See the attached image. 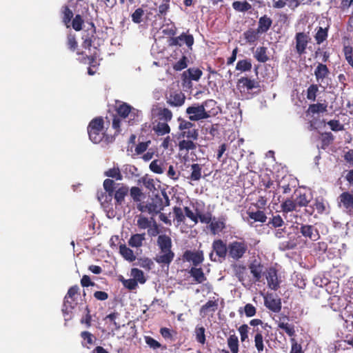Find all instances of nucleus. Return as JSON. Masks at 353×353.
Instances as JSON below:
<instances>
[{"label": "nucleus", "instance_id": "obj_41", "mask_svg": "<svg viewBox=\"0 0 353 353\" xmlns=\"http://www.w3.org/2000/svg\"><path fill=\"white\" fill-rule=\"evenodd\" d=\"M319 87L316 84L310 85L307 89V99L311 101H315Z\"/></svg>", "mask_w": 353, "mask_h": 353}, {"label": "nucleus", "instance_id": "obj_23", "mask_svg": "<svg viewBox=\"0 0 353 353\" xmlns=\"http://www.w3.org/2000/svg\"><path fill=\"white\" fill-rule=\"evenodd\" d=\"M119 253L127 261L132 262L136 259L134 252L125 244L119 245Z\"/></svg>", "mask_w": 353, "mask_h": 353}, {"label": "nucleus", "instance_id": "obj_42", "mask_svg": "<svg viewBox=\"0 0 353 353\" xmlns=\"http://www.w3.org/2000/svg\"><path fill=\"white\" fill-rule=\"evenodd\" d=\"M327 37V28L319 27L316 35L315 39L318 44L323 43Z\"/></svg>", "mask_w": 353, "mask_h": 353}, {"label": "nucleus", "instance_id": "obj_50", "mask_svg": "<svg viewBox=\"0 0 353 353\" xmlns=\"http://www.w3.org/2000/svg\"><path fill=\"white\" fill-rule=\"evenodd\" d=\"M150 169L157 174H162L164 172L162 164L159 160L152 161L150 164Z\"/></svg>", "mask_w": 353, "mask_h": 353}, {"label": "nucleus", "instance_id": "obj_6", "mask_svg": "<svg viewBox=\"0 0 353 353\" xmlns=\"http://www.w3.org/2000/svg\"><path fill=\"white\" fill-rule=\"evenodd\" d=\"M228 254V245L221 240H215L212 243V252L210 254V259L213 261H220V259H225Z\"/></svg>", "mask_w": 353, "mask_h": 353}, {"label": "nucleus", "instance_id": "obj_61", "mask_svg": "<svg viewBox=\"0 0 353 353\" xmlns=\"http://www.w3.org/2000/svg\"><path fill=\"white\" fill-rule=\"evenodd\" d=\"M159 116L161 119H163L167 122L172 119V113L168 108H163L160 111Z\"/></svg>", "mask_w": 353, "mask_h": 353}, {"label": "nucleus", "instance_id": "obj_20", "mask_svg": "<svg viewBox=\"0 0 353 353\" xmlns=\"http://www.w3.org/2000/svg\"><path fill=\"white\" fill-rule=\"evenodd\" d=\"M145 240V234H132L129 239L128 245L132 248H140L143 245Z\"/></svg>", "mask_w": 353, "mask_h": 353}, {"label": "nucleus", "instance_id": "obj_4", "mask_svg": "<svg viewBox=\"0 0 353 353\" xmlns=\"http://www.w3.org/2000/svg\"><path fill=\"white\" fill-rule=\"evenodd\" d=\"M90 139L94 143L101 142L104 137L103 120L102 118L94 119L88 127Z\"/></svg>", "mask_w": 353, "mask_h": 353}, {"label": "nucleus", "instance_id": "obj_49", "mask_svg": "<svg viewBox=\"0 0 353 353\" xmlns=\"http://www.w3.org/2000/svg\"><path fill=\"white\" fill-rule=\"evenodd\" d=\"M152 221L147 217L141 216L137 220V226L140 229H147L150 228Z\"/></svg>", "mask_w": 353, "mask_h": 353}, {"label": "nucleus", "instance_id": "obj_9", "mask_svg": "<svg viewBox=\"0 0 353 353\" xmlns=\"http://www.w3.org/2000/svg\"><path fill=\"white\" fill-rule=\"evenodd\" d=\"M264 304L267 308L274 312H279L281 310V299L272 294H268L264 297Z\"/></svg>", "mask_w": 353, "mask_h": 353}, {"label": "nucleus", "instance_id": "obj_31", "mask_svg": "<svg viewBox=\"0 0 353 353\" xmlns=\"http://www.w3.org/2000/svg\"><path fill=\"white\" fill-rule=\"evenodd\" d=\"M130 275L132 279H135L137 283L141 284H143L146 281L143 272L138 268H132L130 272Z\"/></svg>", "mask_w": 353, "mask_h": 353}, {"label": "nucleus", "instance_id": "obj_19", "mask_svg": "<svg viewBox=\"0 0 353 353\" xmlns=\"http://www.w3.org/2000/svg\"><path fill=\"white\" fill-rule=\"evenodd\" d=\"M128 193V188L127 186L122 185L119 188L114 192V198L116 201V208L119 205H122L124 202L125 196Z\"/></svg>", "mask_w": 353, "mask_h": 353}, {"label": "nucleus", "instance_id": "obj_16", "mask_svg": "<svg viewBox=\"0 0 353 353\" xmlns=\"http://www.w3.org/2000/svg\"><path fill=\"white\" fill-rule=\"evenodd\" d=\"M329 73L330 72L326 65L319 63L314 70L316 81L321 84L324 79L327 77Z\"/></svg>", "mask_w": 353, "mask_h": 353}, {"label": "nucleus", "instance_id": "obj_25", "mask_svg": "<svg viewBox=\"0 0 353 353\" xmlns=\"http://www.w3.org/2000/svg\"><path fill=\"white\" fill-rule=\"evenodd\" d=\"M141 112L133 108L126 117L125 119H127L126 121H128L130 125H134L139 122L141 120Z\"/></svg>", "mask_w": 353, "mask_h": 353}, {"label": "nucleus", "instance_id": "obj_21", "mask_svg": "<svg viewBox=\"0 0 353 353\" xmlns=\"http://www.w3.org/2000/svg\"><path fill=\"white\" fill-rule=\"evenodd\" d=\"M218 307V303L216 301H208L203 305L200 310V314L202 316H205L210 312H214Z\"/></svg>", "mask_w": 353, "mask_h": 353}, {"label": "nucleus", "instance_id": "obj_22", "mask_svg": "<svg viewBox=\"0 0 353 353\" xmlns=\"http://www.w3.org/2000/svg\"><path fill=\"white\" fill-rule=\"evenodd\" d=\"M191 174L188 177V179L194 181H199L202 177V168L198 163L191 165Z\"/></svg>", "mask_w": 353, "mask_h": 353}, {"label": "nucleus", "instance_id": "obj_35", "mask_svg": "<svg viewBox=\"0 0 353 353\" xmlns=\"http://www.w3.org/2000/svg\"><path fill=\"white\" fill-rule=\"evenodd\" d=\"M327 104L325 103H314L310 105L308 112L312 114L325 112L327 111Z\"/></svg>", "mask_w": 353, "mask_h": 353}, {"label": "nucleus", "instance_id": "obj_47", "mask_svg": "<svg viewBox=\"0 0 353 353\" xmlns=\"http://www.w3.org/2000/svg\"><path fill=\"white\" fill-rule=\"evenodd\" d=\"M256 82L250 79L243 77L239 80V85L243 88H247L248 90H252L256 87Z\"/></svg>", "mask_w": 353, "mask_h": 353}, {"label": "nucleus", "instance_id": "obj_17", "mask_svg": "<svg viewBox=\"0 0 353 353\" xmlns=\"http://www.w3.org/2000/svg\"><path fill=\"white\" fill-rule=\"evenodd\" d=\"M272 24V20L270 17H268L267 15L261 17L259 19L257 27L258 32L261 34L266 32L270 29Z\"/></svg>", "mask_w": 353, "mask_h": 353}, {"label": "nucleus", "instance_id": "obj_56", "mask_svg": "<svg viewBox=\"0 0 353 353\" xmlns=\"http://www.w3.org/2000/svg\"><path fill=\"white\" fill-rule=\"evenodd\" d=\"M144 11L142 8H137L132 14V20L135 23H140L142 21V17Z\"/></svg>", "mask_w": 353, "mask_h": 353}, {"label": "nucleus", "instance_id": "obj_46", "mask_svg": "<svg viewBox=\"0 0 353 353\" xmlns=\"http://www.w3.org/2000/svg\"><path fill=\"white\" fill-rule=\"evenodd\" d=\"M254 345L259 352L264 350L263 336L261 332H257L254 336Z\"/></svg>", "mask_w": 353, "mask_h": 353}, {"label": "nucleus", "instance_id": "obj_30", "mask_svg": "<svg viewBox=\"0 0 353 353\" xmlns=\"http://www.w3.org/2000/svg\"><path fill=\"white\" fill-rule=\"evenodd\" d=\"M232 8L236 11L244 12H246V11L250 10L252 6L246 1H235L232 3Z\"/></svg>", "mask_w": 353, "mask_h": 353}, {"label": "nucleus", "instance_id": "obj_26", "mask_svg": "<svg viewBox=\"0 0 353 353\" xmlns=\"http://www.w3.org/2000/svg\"><path fill=\"white\" fill-rule=\"evenodd\" d=\"M340 202L346 209L353 208V195L349 192H343L340 196Z\"/></svg>", "mask_w": 353, "mask_h": 353}, {"label": "nucleus", "instance_id": "obj_5", "mask_svg": "<svg viewBox=\"0 0 353 353\" xmlns=\"http://www.w3.org/2000/svg\"><path fill=\"white\" fill-rule=\"evenodd\" d=\"M248 250V243L245 241H234L228 244V256L238 261L243 258Z\"/></svg>", "mask_w": 353, "mask_h": 353}, {"label": "nucleus", "instance_id": "obj_40", "mask_svg": "<svg viewBox=\"0 0 353 353\" xmlns=\"http://www.w3.org/2000/svg\"><path fill=\"white\" fill-rule=\"evenodd\" d=\"M281 208L283 212H292L296 210V203L292 199H287L281 204Z\"/></svg>", "mask_w": 353, "mask_h": 353}, {"label": "nucleus", "instance_id": "obj_15", "mask_svg": "<svg viewBox=\"0 0 353 353\" xmlns=\"http://www.w3.org/2000/svg\"><path fill=\"white\" fill-rule=\"evenodd\" d=\"M185 95L181 93H171L168 97L167 102L171 106L179 107L185 102Z\"/></svg>", "mask_w": 353, "mask_h": 353}, {"label": "nucleus", "instance_id": "obj_29", "mask_svg": "<svg viewBox=\"0 0 353 353\" xmlns=\"http://www.w3.org/2000/svg\"><path fill=\"white\" fill-rule=\"evenodd\" d=\"M210 230L213 234H216L221 232L225 228V223L223 221L213 219L210 225Z\"/></svg>", "mask_w": 353, "mask_h": 353}, {"label": "nucleus", "instance_id": "obj_32", "mask_svg": "<svg viewBox=\"0 0 353 353\" xmlns=\"http://www.w3.org/2000/svg\"><path fill=\"white\" fill-rule=\"evenodd\" d=\"M278 327L285 331V333L290 337H292L295 335L294 326L292 324L280 321L278 323Z\"/></svg>", "mask_w": 353, "mask_h": 353}, {"label": "nucleus", "instance_id": "obj_57", "mask_svg": "<svg viewBox=\"0 0 353 353\" xmlns=\"http://www.w3.org/2000/svg\"><path fill=\"white\" fill-rule=\"evenodd\" d=\"M130 196L134 201H139L142 196V192L139 188L132 187L130 189Z\"/></svg>", "mask_w": 353, "mask_h": 353}, {"label": "nucleus", "instance_id": "obj_27", "mask_svg": "<svg viewBox=\"0 0 353 353\" xmlns=\"http://www.w3.org/2000/svg\"><path fill=\"white\" fill-rule=\"evenodd\" d=\"M228 346L232 353L239 352V339L235 334L230 335L227 340Z\"/></svg>", "mask_w": 353, "mask_h": 353}, {"label": "nucleus", "instance_id": "obj_60", "mask_svg": "<svg viewBox=\"0 0 353 353\" xmlns=\"http://www.w3.org/2000/svg\"><path fill=\"white\" fill-rule=\"evenodd\" d=\"M249 327L246 324L241 325L238 330L241 335V339L242 341H245L248 338Z\"/></svg>", "mask_w": 353, "mask_h": 353}, {"label": "nucleus", "instance_id": "obj_11", "mask_svg": "<svg viewBox=\"0 0 353 353\" xmlns=\"http://www.w3.org/2000/svg\"><path fill=\"white\" fill-rule=\"evenodd\" d=\"M183 258L187 261H191L194 266H197L203 261V251L187 250L183 254Z\"/></svg>", "mask_w": 353, "mask_h": 353}, {"label": "nucleus", "instance_id": "obj_3", "mask_svg": "<svg viewBox=\"0 0 353 353\" xmlns=\"http://www.w3.org/2000/svg\"><path fill=\"white\" fill-rule=\"evenodd\" d=\"M114 184L115 183L114 181L109 179H105L103 181V188L108 194L105 196L103 194H101V195H98V199L101 201V205L103 206L106 212L107 216L110 219L115 217L116 212L112 208H109V205L105 204V201L107 200V199L112 200Z\"/></svg>", "mask_w": 353, "mask_h": 353}, {"label": "nucleus", "instance_id": "obj_39", "mask_svg": "<svg viewBox=\"0 0 353 353\" xmlns=\"http://www.w3.org/2000/svg\"><path fill=\"white\" fill-rule=\"evenodd\" d=\"M252 68V63L248 59L240 60L237 62L236 70L241 72L249 71Z\"/></svg>", "mask_w": 353, "mask_h": 353}, {"label": "nucleus", "instance_id": "obj_52", "mask_svg": "<svg viewBox=\"0 0 353 353\" xmlns=\"http://www.w3.org/2000/svg\"><path fill=\"white\" fill-rule=\"evenodd\" d=\"M188 59L186 57L183 56L181 59H180L177 62H176L174 65L173 68L176 71H181L183 69H185L187 66Z\"/></svg>", "mask_w": 353, "mask_h": 353}, {"label": "nucleus", "instance_id": "obj_7", "mask_svg": "<svg viewBox=\"0 0 353 353\" xmlns=\"http://www.w3.org/2000/svg\"><path fill=\"white\" fill-rule=\"evenodd\" d=\"M298 230L306 240L316 241L320 239L319 230L314 225L301 223Z\"/></svg>", "mask_w": 353, "mask_h": 353}, {"label": "nucleus", "instance_id": "obj_18", "mask_svg": "<svg viewBox=\"0 0 353 353\" xmlns=\"http://www.w3.org/2000/svg\"><path fill=\"white\" fill-rule=\"evenodd\" d=\"M202 74L203 72L200 69L196 68H190L183 72V77L185 79H189L190 81H197L200 79Z\"/></svg>", "mask_w": 353, "mask_h": 353}, {"label": "nucleus", "instance_id": "obj_43", "mask_svg": "<svg viewBox=\"0 0 353 353\" xmlns=\"http://www.w3.org/2000/svg\"><path fill=\"white\" fill-rule=\"evenodd\" d=\"M249 217L251 219H253L254 221H259L261 223H264L266 221L267 217L265 213L263 211L258 210L255 212H250L249 214Z\"/></svg>", "mask_w": 353, "mask_h": 353}, {"label": "nucleus", "instance_id": "obj_34", "mask_svg": "<svg viewBox=\"0 0 353 353\" xmlns=\"http://www.w3.org/2000/svg\"><path fill=\"white\" fill-rule=\"evenodd\" d=\"M132 108L133 107L128 105V103H123L117 107V112L121 117H122L123 119H125L126 117L128 115L129 112H130Z\"/></svg>", "mask_w": 353, "mask_h": 353}, {"label": "nucleus", "instance_id": "obj_48", "mask_svg": "<svg viewBox=\"0 0 353 353\" xmlns=\"http://www.w3.org/2000/svg\"><path fill=\"white\" fill-rule=\"evenodd\" d=\"M173 213L174 215L175 219L178 223H183L185 219V215L184 210H183L181 208L175 206L173 208Z\"/></svg>", "mask_w": 353, "mask_h": 353}, {"label": "nucleus", "instance_id": "obj_33", "mask_svg": "<svg viewBox=\"0 0 353 353\" xmlns=\"http://www.w3.org/2000/svg\"><path fill=\"white\" fill-rule=\"evenodd\" d=\"M154 132L158 135H164L166 134H168L170 131V126L168 124L165 122H159L154 127Z\"/></svg>", "mask_w": 353, "mask_h": 353}, {"label": "nucleus", "instance_id": "obj_54", "mask_svg": "<svg viewBox=\"0 0 353 353\" xmlns=\"http://www.w3.org/2000/svg\"><path fill=\"white\" fill-rule=\"evenodd\" d=\"M184 212L185 217L189 218L194 223V225H196L198 223L199 212L194 213L189 208L185 207Z\"/></svg>", "mask_w": 353, "mask_h": 353}, {"label": "nucleus", "instance_id": "obj_53", "mask_svg": "<svg viewBox=\"0 0 353 353\" xmlns=\"http://www.w3.org/2000/svg\"><path fill=\"white\" fill-rule=\"evenodd\" d=\"M297 243L294 239H290L281 243L279 248L283 250H292L296 247Z\"/></svg>", "mask_w": 353, "mask_h": 353}, {"label": "nucleus", "instance_id": "obj_62", "mask_svg": "<svg viewBox=\"0 0 353 353\" xmlns=\"http://www.w3.org/2000/svg\"><path fill=\"white\" fill-rule=\"evenodd\" d=\"M142 182L143 185L149 190L152 191L155 190L154 181L148 177H143Z\"/></svg>", "mask_w": 353, "mask_h": 353}, {"label": "nucleus", "instance_id": "obj_24", "mask_svg": "<svg viewBox=\"0 0 353 353\" xmlns=\"http://www.w3.org/2000/svg\"><path fill=\"white\" fill-rule=\"evenodd\" d=\"M189 273L198 283H202L206 280V277L201 268L193 267L190 269Z\"/></svg>", "mask_w": 353, "mask_h": 353}, {"label": "nucleus", "instance_id": "obj_64", "mask_svg": "<svg viewBox=\"0 0 353 353\" xmlns=\"http://www.w3.org/2000/svg\"><path fill=\"white\" fill-rule=\"evenodd\" d=\"M83 20L79 14H77L72 21V28L79 31L82 28Z\"/></svg>", "mask_w": 353, "mask_h": 353}, {"label": "nucleus", "instance_id": "obj_10", "mask_svg": "<svg viewBox=\"0 0 353 353\" xmlns=\"http://www.w3.org/2000/svg\"><path fill=\"white\" fill-rule=\"evenodd\" d=\"M296 50L299 54L305 52V49L308 43L309 37L304 32L296 33Z\"/></svg>", "mask_w": 353, "mask_h": 353}, {"label": "nucleus", "instance_id": "obj_1", "mask_svg": "<svg viewBox=\"0 0 353 353\" xmlns=\"http://www.w3.org/2000/svg\"><path fill=\"white\" fill-rule=\"evenodd\" d=\"M157 243L160 251L154 258L155 261L159 264L168 266L174 257V253L171 250V238L166 234H161L158 236Z\"/></svg>", "mask_w": 353, "mask_h": 353}, {"label": "nucleus", "instance_id": "obj_45", "mask_svg": "<svg viewBox=\"0 0 353 353\" xmlns=\"http://www.w3.org/2000/svg\"><path fill=\"white\" fill-rule=\"evenodd\" d=\"M194 332L196 341L201 344H204L205 342V328L203 326L197 325Z\"/></svg>", "mask_w": 353, "mask_h": 353}, {"label": "nucleus", "instance_id": "obj_13", "mask_svg": "<svg viewBox=\"0 0 353 353\" xmlns=\"http://www.w3.org/2000/svg\"><path fill=\"white\" fill-rule=\"evenodd\" d=\"M266 279L269 288L272 290H276L279 288V281L275 269L270 268L268 270Z\"/></svg>", "mask_w": 353, "mask_h": 353}, {"label": "nucleus", "instance_id": "obj_63", "mask_svg": "<svg viewBox=\"0 0 353 353\" xmlns=\"http://www.w3.org/2000/svg\"><path fill=\"white\" fill-rule=\"evenodd\" d=\"M314 206H315V208L317 210V212L321 214L324 212L326 210L325 203L324 202V201L322 199H317L315 201Z\"/></svg>", "mask_w": 353, "mask_h": 353}, {"label": "nucleus", "instance_id": "obj_58", "mask_svg": "<svg viewBox=\"0 0 353 353\" xmlns=\"http://www.w3.org/2000/svg\"><path fill=\"white\" fill-rule=\"evenodd\" d=\"M121 281L124 287L130 290H135L138 286V283L134 279H123Z\"/></svg>", "mask_w": 353, "mask_h": 353}, {"label": "nucleus", "instance_id": "obj_14", "mask_svg": "<svg viewBox=\"0 0 353 353\" xmlns=\"http://www.w3.org/2000/svg\"><path fill=\"white\" fill-rule=\"evenodd\" d=\"M79 290V287L77 285L71 287L65 296V301L63 304V313H68L69 312V308L71 309L72 307V302L69 301L68 299H71L73 300L74 296L77 294Z\"/></svg>", "mask_w": 353, "mask_h": 353}, {"label": "nucleus", "instance_id": "obj_51", "mask_svg": "<svg viewBox=\"0 0 353 353\" xmlns=\"http://www.w3.org/2000/svg\"><path fill=\"white\" fill-rule=\"evenodd\" d=\"M139 265L145 270H150L154 267V263L149 258H142L139 260Z\"/></svg>", "mask_w": 353, "mask_h": 353}, {"label": "nucleus", "instance_id": "obj_36", "mask_svg": "<svg viewBox=\"0 0 353 353\" xmlns=\"http://www.w3.org/2000/svg\"><path fill=\"white\" fill-rule=\"evenodd\" d=\"M259 34L260 33L258 32L257 29L256 30L253 29H250L244 32V37L247 42L252 43L258 40Z\"/></svg>", "mask_w": 353, "mask_h": 353}, {"label": "nucleus", "instance_id": "obj_44", "mask_svg": "<svg viewBox=\"0 0 353 353\" xmlns=\"http://www.w3.org/2000/svg\"><path fill=\"white\" fill-rule=\"evenodd\" d=\"M105 175L108 177H112L116 180L121 181L123 179L122 174L119 168H113L109 169L105 172Z\"/></svg>", "mask_w": 353, "mask_h": 353}, {"label": "nucleus", "instance_id": "obj_59", "mask_svg": "<svg viewBox=\"0 0 353 353\" xmlns=\"http://www.w3.org/2000/svg\"><path fill=\"white\" fill-rule=\"evenodd\" d=\"M295 202L296 203V206L305 207L308 204L310 200L305 194H303L296 197Z\"/></svg>", "mask_w": 353, "mask_h": 353}, {"label": "nucleus", "instance_id": "obj_28", "mask_svg": "<svg viewBox=\"0 0 353 353\" xmlns=\"http://www.w3.org/2000/svg\"><path fill=\"white\" fill-rule=\"evenodd\" d=\"M254 57L259 62H266L268 60V57L267 55V48L265 47L257 48L254 52Z\"/></svg>", "mask_w": 353, "mask_h": 353}, {"label": "nucleus", "instance_id": "obj_38", "mask_svg": "<svg viewBox=\"0 0 353 353\" xmlns=\"http://www.w3.org/2000/svg\"><path fill=\"white\" fill-rule=\"evenodd\" d=\"M179 148L180 150H194L196 148V143L191 140H182L179 143Z\"/></svg>", "mask_w": 353, "mask_h": 353}, {"label": "nucleus", "instance_id": "obj_2", "mask_svg": "<svg viewBox=\"0 0 353 353\" xmlns=\"http://www.w3.org/2000/svg\"><path fill=\"white\" fill-rule=\"evenodd\" d=\"M216 102L212 99L203 101L201 105L195 104L188 107L186 109V113L189 115V119L192 121L203 120L210 117L208 112L205 110L206 108L215 105Z\"/></svg>", "mask_w": 353, "mask_h": 353}, {"label": "nucleus", "instance_id": "obj_12", "mask_svg": "<svg viewBox=\"0 0 353 353\" xmlns=\"http://www.w3.org/2000/svg\"><path fill=\"white\" fill-rule=\"evenodd\" d=\"M183 43H185L188 47L191 48L194 43V38L192 35L183 33L180 36L172 39V45L181 46Z\"/></svg>", "mask_w": 353, "mask_h": 353}, {"label": "nucleus", "instance_id": "obj_55", "mask_svg": "<svg viewBox=\"0 0 353 353\" xmlns=\"http://www.w3.org/2000/svg\"><path fill=\"white\" fill-rule=\"evenodd\" d=\"M63 21L67 26V27H68V23H70L71 19L73 17V13H72V10L68 6H64L63 10Z\"/></svg>", "mask_w": 353, "mask_h": 353}, {"label": "nucleus", "instance_id": "obj_8", "mask_svg": "<svg viewBox=\"0 0 353 353\" xmlns=\"http://www.w3.org/2000/svg\"><path fill=\"white\" fill-rule=\"evenodd\" d=\"M254 281H259L265 272V267L260 259H254L249 265Z\"/></svg>", "mask_w": 353, "mask_h": 353}, {"label": "nucleus", "instance_id": "obj_37", "mask_svg": "<svg viewBox=\"0 0 353 353\" xmlns=\"http://www.w3.org/2000/svg\"><path fill=\"white\" fill-rule=\"evenodd\" d=\"M122 172L125 174L128 178H132L137 176V168L132 165H124L122 168Z\"/></svg>", "mask_w": 353, "mask_h": 353}]
</instances>
